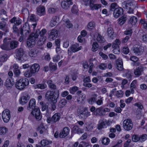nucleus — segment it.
I'll list each match as a JSON object with an SVG mask.
<instances>
[{"mask_svg":"<svg viewBox=\"0 0 147 147\" xmlns=\"http://www.w3.org/2000/svg\"><path fill=\"white\" fill-rule=\"evenodd\" d=\"M3 43L0 46L3 50L10 51L16 48L19 44L17 40H12L10 38H5L3 40Z\"/></svg>","mask_w":147,"mask_h":147,"instance_id":"nucleus-1","label":"nucleus"},{"mask_svg":"<svg viewBox=\"0 0 147 147\" xmlns=\"http://www.w3.org/2000/svg\"><path fill=\"white\" fill-rule=\"evenodd\" d=\"M47 32L46 30L45 29H42L41 31H40L39 29H37L35 33H32L36 39L38 38L40 35V38L37 42L38 45L41 46L44 43L47 38L46 36L45 35Z\"/></svg>","mask_w":147,"mask_h":147,"instance_id":"nucleus-2","label":"nucleus"},{"mask_svg":"<svg viewBox=\"0 0 147 147\" xmlns=\"http://www.w3.org/2000/svg\"><path fill=\"white\" fill-rule=\"evenodd\" d=\"M59 96V90H57L54 91L50 90H48L46 93L45 95V98L48 101L52 102L57 101V99Z\"/></svg>","mask_w":147,"mask_h":147,"instance_id":"nucleus-3","label":"nucleus"},{"mask_svg":"<svg viewBox=\"0 0 147 147\" xmlns=\"http://www.w3.org/2000/svg\"><path fill=\"white\" fill-rule=\"evenodd\" d=\"M133 5L132 3L131 2H124L122 3V6L123 8L119 7L115 3H112L111 5V9H123V8L126 9H131V6Z\"/></svg>","mask_w":147,"mask_h":147,"instance_id":"nucleus-4","label":"nucleus"},{"mask_svg":"<svg viewBox=\"0 0 147 147\" xmlns=\"http://www.w3.org/2000/svg\"><path fill=\"white\" fill-rule=\"evenodd\" d=\"M29 83L27 79L24 78L21 79L16 82L15 85L17 89L22 90L29 84Z\"/></svg>","mask_w":147,"mask_h":147,"instance_id":"nucleus-5","label":"nucleus"},{"mask_svg":"<svg viewBox=\"0 0 147 147\" xmlns=\"http://www.w3.org/2000/svg\"><path fill=\"white\" fill-rule=\"evenodd\" d=\"M110 111V109L108 108H104L101 106L96 108V110L94 112V114L96 115L102 116L105 115L106 112H109Z\"/></svg>","mask_w":147,"mask_h":147,"instance_id":"nucleus-6","label":"nucleus"},{"mask_svg":"<svg viewBox=\"0 0 147 147\" xmlns=\"http://www.w3.org/2000/svg\"><path fill=\"white\" fill-rule=\"evenodd\" d=\"M124 129L126 130H131L133 127V124L131 119H127L125 120L123 123Z\"/></svg>","mask_w":147,"mask_h":147,"instance_id":"nucleus-7","label":"nucleus"},{"mask_svg":"<svg viewBox=\"0 0 147 147\" xmlns=\"http://www.w3.org/2000/svg\"><path fill=\"white\" fill-rule=\"evenodd\" d=\"M2 117L4 123H8L11 118L10 111L8 109H5L4 110L2 113Z\"/></svg>","mask_w":147,"mask_h":147,"instance_id":"nucleus-8","label":"nucleus"},{"mask_svg":"<svg viewBox=\"0 0 147 147\" xmlns=\"http://www.w3.org/2000/svg\"><path fill=\"white\" fill-rule=\"evenodd\" d=\"M81 46L79 47L78 44L76 43L72 45L68 49V53L71 54V53H75L80 50L82 49Z\"/></svg>","mask_w":147,"mask_h":147,"instance_id":"nucleus-9","label":"nucleus"},{"mask_svg":"<svg viewBox=\"0 0 147 147\" xmlns=\"http://www.w3.org/2000/svg\"><path fill=\"white\" fill-rule=\"evenodd\" d=\"M36 39L32 33L29 36L27 40V45L28 47H32L35 44V40Z\"/></svg>","mask_w":147,"mask_h":147,"instance_id":"nucleus-10","label":"nucleus"},{"mask_svg":"<svg viewBox=\"0 0 147 147\" xmlns=\"http://www.w3.org/2000/svg\"><path fill=\"white\" fill-rule=\"evenodd\" d=\"M20 33L22 35L24 33L27 36L28 35L30 32V30L29 25L27 23L25 24L23 27L20 30Z\"/></svg>","mask_w":147,"mask_h":147,"instance_id":"nucleus-11","label":"nucleus"},{"mask_svg":"<svg viewBox=\"0 0 147 147\" xmlns=\"http://www.w3.org/2000/svg\"><path fill=\"white\" fill-rule=\"evenodd\" d=\"M37 121H40L42 118V115L39 109L38 108H35L31 112Z\"/></svg>","mask_w":147,"mask_h":147,"instance_id":"nucleus-12","label":"nucleus"},{"mask_svg":"<svg viewBox=\"0 0 147 147\" xmlns=\"http://www.w3.org/2000/svg\"><path fill=\"white\" fill-rule=\"evenodd\" d=\"M112 122L111 121L106 120H103L100 121L99 124L98 125V129H101L102 128L106 127L108 126H109Z\"/></svg>","mask_w":147,"mask_h":147,"instance_id":"nucleus-13","label":"nucleus"},{"mask_svg":"<svg viewBox=\"0 0 147 147\" xmlns=\"http://www.w3.org/2000/svg\"><path fill=\"white\" fill-rule=\"evenodd\" d=\"M144 70V67L142 65H140L134 69V74L136 77H139L142 75Z\"/></svg>","mask_w":147,"mask_h":147,"instance_id":"nucleus-14","label":"nucleus"},{"mask_svg":"<svg viewBox=\"0 0 147 147\" xmlns=\"http://www.w3.org/2000/svg\"><path fill=\"white\" fill-rule=\"evenodd\" d=\"M16 55L17 59L19 60H22V58L24 54V51L22 48L17 49L15 50Z\"/></svg>","mask_w":147,"mask_h":147,"instance_id":"nucleus-15","label":"nucleus"},{"mask_svg":"<svg viewBox=\"0 0 147 147\" xmlns=\"http://www.w3.org/2000/svg\"><path fill=\"white\" fill-rule=\"evenodd\" d=\"M50 32L49 34V38L51 40H53L57 37L58 36V31L56 29H53Z\"/></svg>","mask_w":147,"mask_h":147,"instance_id":"nucleus-16","label":"nucleus"},{"mask_svg":"<svg viewBox=\"0 0 147 147\" xmlns=\"http://www.w3.org/2000/svg\"><path fill=\"white\" fill-rule=\"evenodd\" d=\"M79 116L82 119H86L90 115V112H88L86 108H84V110L80 112Z\"/></svg>","mask_w":147,"mask_h":147,"instance_id":"nucleus-17","label":"nucleus"},{"mask_svg":"<svg viewBox=\"0 0 147 147\" xmlns=\"http://www.w3.org/2000/svg\"><path fill=\"white\" fill-rule=\"evenodd\" d=\"M69 129L68 127H64L62 131L59 134V136L61 138H64L67 136L69 132Z\"/></svg>","mask_w":147,"mask_h":147,"instance_id":"nucleus-18","label":"nucleus"},{"mask_svg":"<svg viewBox=\"0 0 147 147\" xmlns=\"http://www.w3.org/2000/svg\"><path fill=\"white\" fill-rule=\"evenodd\" d=\"M0 29L3 31L5 33L9 32V29L6 22L4 21L0 22Z\"/></svg>","mask_w":147,"mask_h":147,"instance_id":"nucleus-19","label":"nucleus"},{"mask_svg":"<svg viewBox=\"0 0 147 147\" xmlns=\"http://www.w3.org/2000/svg\"><path fill=\"white\" fill-rule=\"evenodd\" d=\"M29 99V95L28 94H26L20 98V103L22 105H24L27 102L28 100Z\"/></svg>","mask_w":147,"mask_h":147,"instance_id":"nucleus-20","label":"nucleus"},{"mask_svg":"<svg viewBox=\"0 0 147 147\" xmlns=\"http://www.w3.org/2000/svg\"><path fill=\"white\" fill-rule=\"evenodd\" d=\"M144 51V48L142 47H135L133 50L134 53L137 55H140L142 54Z\"/></svg>","mask_w":147,"mask_h":147,"instance_id":"nucleus-21","label":"nucleus"},{"mask_svg":"<svg viewBox=\"0 0 147 147\" xmlns=\"http://www.w3.org/2000/svg\"><path fill=\"white\" fill-rule=\"evenodd\" d=\"M36 106V101L34 99H31L28 103V104L27 107V109L28 110H30L31 109H34Z\"/></svg>","mask_w":147,"mask_h":147,"instance_id":"nucleus-22","label":"nucleus"},{"mask_svg":"<svg viewBox=\"0 0 147 147\" xmlns=\"http://www.w3.org/2000/svg\"><path fill=\"white\" fill-rule=\"evenodd\" d=\"M40 69V66L38 63H34L31 65L30 68V70L34 74L38 72Z\"/></svg>","mask_w":147,"mask_h":147,"instance_id":"nucleus-23","label":"nucleus"},{"mask_svg":"<svg viewBox=\"0 0 147 147\" xmlns=\"http://www.w3.org/2000/svg\"><path fill=\"white\" fill-rule=\"evenodd\" d=\"M60 119V114L59 113H56L52 117L51 121L53 123H55L58 121Z\"/></svg>","mask_w":147,"mask_h":147,"instance_id":"nucleus-24","label":"nucleus"},{"mask_svg":"<svg viewBox=\"0 0 147 147\" xmlns=\"http://www.w3.org/2000/svg\"><path fill=\"white\" fill-rule=\"evenodd\" d=\"M95 0H90V6L92 7V9H98L101 8V5L100 4L93 3L94 2Z\"/></svg>","mask_w":147,"mask_h":147,"instance_id":"nucleus-25","label":"nucleus"},{"mask_svg":"<svg viewBox=\"0 0 147 147\" xmlns=\"http://www.w3.org/2000/svg\"><path fill=\"white\" fill-rule=\"evenodd\" d=\"M47 84H48L49 87L52 90H58L57 89V86L54 84L53 83V81L51 80H49L47 81Z\"/></svg>","mask_w":147,"mask_h":147,"instance_id":"nucleus-26","label":"nucleus"},{"mask_svg":"<svg viewBox=\"0 0 147 147\" xmlns=\"http://www.w3.org/2000/svg\"><path fill=\"white\" fill-rule=\"evenodd\" d=\"M14 84V82L11 78L7 79L5 82V86L7 87H11Z\"/></svg>","mask_w":147,"mask_h":147,"instance_id":"nucleus-27","label":"nucleus"},{"mask_svg":"<svg viewBox=\"0 0 147 147\" xmlns=\"http://www.w3.org/2000/svg\"><path fill=\"white\" fill-rule=\"evenodd\" d=\"M123 10H114L113 14L114 17L117 18L123 14Z\"/></svg>","mask_w":147,"mask_h":147,"instance_id":"nucleus-28","label":"nucleus"},{"mask_svg":"<svg viewBox=\"0 0 147 147\" xmlns=\"http://www.w3.org/2000/svg\"><path fill=\"white\" fill-rule=\"evenodd\" d=\"M73 131L74 133L78 134H81L83 132V130L77 125H75L73 127Z\"/></svg>","mask_w":147,"mask_h":147,"instance_id":"nucleus-29","label":"nucleus"},{"mask_svg":"<svg viewBox=\"0 0 147 147\" xmlns=\"http://www.w3.org/2000/svg\"><path fill=\"white\" fill-rule=\"evenodd\" d=\"M112 47L113 48V52L115 54H118L120 52L119 47L115 44H113Z\"/></svg>","mask_w":147,"mask_h":147,"instance_id":"nucleus-30","label":"nucleus"},{"mask_svg":"<svg viewBox=\"0 0 147 147\" xmlns=\"http://www.w3.org/2000/svg\"><path fill=\"white\" fill-rule=\"evenodd\" d=\"M58 20L57 16H54L53 17L50 24V25L51 27H53L57 24Z\"/></svg>","mask_w":147,"mask_h":147,"instance_id":"nucleus-31","label":"nucleus"},{"mask_svg":"<svg viewBox=\"0 0 147 147\" xmlns=\"http://www.w3.org/2000/svg\"><path fill=\"white\" fill-rule=\"evenodd\" d=\"M96 40L97 42L100 43H103L105 41L104 37L99 34H98L97 36Z\"/></svg>","mask_w":147,"mask_h":147,"instance_id":"nucleus-32","label":"nucleus"},{"mask_svg":"<svg viewBox=\"0 0 147 147\" xmlns=\"http://www.w3.org/2000/svg\"><path fill=\"white\" fill-rule=\"evenodd\" d=\"M45 130V128L42 123L40 124L37 129V130L39 131L40 134H43Z\"/></svg>","mask_w":147,"mask_h":147,"instance_id":"nucleus-33","label":"nucleus"},{"mask_svg":"<svg viewBox=\"0 0 147 147\" xmlns=\"http://www.w3.org/2000/svg\"><path fill=\"white\" fill-rule=\"evenodd\" d=\"M117 68L119 71H121L123 69V63L121 60H119L116 63Z\"/></svg>","mask_w":147,"mask_h":147,"instance_id":"nucleus-34","label":"nucleus"},{"mask_svg":"<svg viewBox=\"0 0 147 147\" xmlns=\"http://www.w3.org/2000/svg\"><path fill=\"white\" fill-rule=\"evenodd\" d=\"M137 18L136 17L133 16L131 17L129 20V23L132 25H135L137 22Z\"/></svg>","mask_w":147,"mask_h":147,"instance_id":"nucleus-35","label":"nucleus"},{"mask_svg":"<svg viewBox=\"0 0 147 147\" xmlns=\"http://www.w3.org/2000/svg\"><path fill=\"white\" fill-rule=\"evenodd\" d=\"M67 103V101L65 99H62L59 101L58 104V107L60 108H63Z\"/></svg>","mask_w":147,"mask_h":147,"instance_id":"nucleus-36","label":"nucleus"},{"mask_svg":"<svg viewBox=\"0 0 147 147\" xmlns=\"http://www.w3.org/2000/svg\"><path fill=\"white\" fill-rule=\"evenodd\" d=\"M49 67L50 70L53 71H56L57 69V65H53V63L51 62L49 63Z\"/></svg>","mask_w":147,"mask_h":147,"instance_id":"nucleus-37","label":"nucleus"},{"mask_svg":"<svg viewBox=\"0 0 147 147\" xmlns=\"http://www.w3.org/2000/svg\"><path fill=\"white\" fill-rule=\"evenodd\" d=\"M124 93V92L121 90H118L116 92L115 95L117 98H121L123 96Z\"/></svg>","mask_w":147,"mask_h":147,"instance_id":"nucleus-38","label":"nucleus"},{"mask_svg":"<svg viewBox=\"0 0 147 147\" xmlns=\"http://www.w3.org/2000/svg\"><path fill=\"white\" fill-rule=\"evenodd\" d=\"M52 142L51 141H48L46 140H43L41 141V144L43 146H45L47 145L51 144Z\"/></svg>","mask_w":147,"mask_h":147,"instance_id":"nucleus-39","label":"nucleus"},{"mask_svg":"<svg viewBox=\"0 0 147 147\" xmlns=\"http://www.w3.org/2000/svg\"><path fill=\"white\" fill-rule=\"evenodd\" d=\"M95 24L94 22L92 21L89 23L87 26L88 29L90 30H92L95 28Z\"/></svg>","mask_w":147,"mask_h":147,"instance_id":"nucleus-40","label":"nucleus"},{"mask_svg":"<svg viewBox=\"0 0 147 147\" xmlns=\"http://www.w3.org/2000/svg\"><path fill=\"white\" fill-rule=\"evenodd\" d=\"M8 59L7 55L4 54L0 57V62H3L6 61Z\"/></svg>","mask_w":147,"mask_h":147,"instance_id":"nucleus-41","label":"nucleus"},{"mask_svg":"<svg viewBox=\"0 0 147 147\" xmlns=\"http://www.w3.org/2000/svg\"><path fill=\"white\" fill-rule=\"evenodd\" d=\"M126 17L124 16H122L119 19V24L120 25H123L125 22L126 20Z\"/></svg>","mask_w":147,"mask_h":147,"instance_id":"nucleus-42","label":"nucleus"},{"mask_svg":"<svg viewBox=\"0 0 147 147\" xmlns=\"http://www.w3.org/2000/svg\"><path fill=\"white\" fill-rule=\"evenodd\" d=\"M139 141L140 142H144L147 139V135L143 134L139 136Z\"/></svg>","mask_w":147,"mask_h":147,"instance_id":"nucleus-43","label":"nucleus"},{"mask_svg":"<svg viewBox=\"0 0 147 147\" xmlns=\"http://www.w3.org/2000/svg\"><path fill=\"white\" fill-rule=\"evenodd\" d=\"M98 45L96 42H94L92 45V50L93 51H96L98 49Z\"/></svg>","mask_w":147,"mask_h":147,"instance_id":"nucleus-44","label":"nucleus"},{"mask_svg":"<svg viewBox=\"0 0 147 147\" xmlns=\"http://www.w3.org/2000/svg\"><path fill=\"white\" fill-rule=\"evenodd\" d=\"M101 141L102 143L105 145H108L110 142V139L108 138H102Z\"/></svg>","mask_w":147,"mask_h":147,"instance_id":"nucleus-45","label":"nucleus"},{"mask_svg":"<svg viewBox=\"0 0 147 147\" xmlns=\"http://www.w3.org/2000/svg\"><path fill=\"white\" fill-rule=\"evenodd\" d=\"M35 87V88L44 89L47 87V86L46 84H38L36 85Z\"/></svg>","mask_w":147,"mask_h":147,"instance_id":"nucleus-46","label":"nucleus"},{"mask_svg":"<svg viewBox=\"0 0 147 147\" xmlns=\"http://www.w3.org/2000/svg\"><path fill=\"white\" fill-rule=\"evenodd\" d=\"M139 135L137 134H134L132 137V140L133 142H136L139 141Z\"/></svg>","mask_w":147,"mask_h":147,"instance_id":"nucleus-47","label":"nucleus"},{"mask_svg":"<svg viewBox=\"0 0 147 147\" xmlns=\"http://www.w3.org/2000/svg\"><path fill=\"white\" fill-rule=\"evenodd\" d=\"M107 32L109 36L111 38L114 33L113 28L111 27L107 29Z\"/></svg>","mask_w":147,"mask_h":147,"instance_id":"nucleus-48","label":"nucleus"},{"mask_svg":"<svg viewBox=\"0 0 147 147\" xmlns=\"http://www.w3.org/2000/svg\"><path fill=\"white\" fill-rule=\"evenodd\" d=\"M33 74H34L31 71L30 69V70H28L26 71L25 72L24 74L25 76L27 78L31 77Z\"/></svg>","mask_w":147,"mask_h":147,"instance_id":"nucleus-49","label":"nucleus"},{"mask_svg":"<svg viewBox=\"0 0 147 147\" xmlns=\"http://www.w3.org/2000/svg\"><path fill=\"white\" fill-rule=\"evenodd\" d=\"M36 12L37 14L40 16L44 15L46 13L45 10H37Z\"/></svg>","mask_w":147,"mask_h":147,"instance_id":"nucleus-50","label":"nucleus"},{"mask_svg":"<svg viewBox=\"0 0 147 147\" xmlns=\"http://www.w3.org/2000/svg\"><path fill=\"white\" fill-rule=\"evenodd\" d=\"M79 88L76 86H74L70 89V93L74 94V93L78 90Z\"/></svg>","mask_w":147,"mask_h":147,"instance_id":"nucleus-51","label":"nucleus"},{"mask_svg":"<svg viewBox=\"0 0 147 147\" xmlns=\"http://www.w3.org/2000/svg\"><path fill=\"white\" fill-rule=\"evenodd\" d=\"M61 5L63 9H67L69 6L67 2L65 1H63L61 2Z\"/></svg>","mask_w":147,"mask_h":147,"instance_id":"nucleus-52","label":"nucleus"},{"mask_svg":"<svg viewBox=\"0 0 147 147\" xmlns=\"http://www.w3.org/2000/svg\"><path fill=\"white\" fill-rule=\"evenodd\" d=\"M29 19L30 20L33 22H36L37 20L36 16L34 14H32L29 16Z\"/></svg>","mask_w":147,"mask_h":147,"instance_id":"nucleus-53","label":"nucleus"},{"mask_svg":"<svg viewBox=\"0 0 147 147\" xmlns=\"http://www.w3.org/2000/svg\"><path fill=\"white\" fill-rule=\"evenodd\" d=\"M122 52L125 54H128L129 52V50L128 47H124L123 48Z\"/></svg>","mask_w":147,"mask_h":147,"instance_id":"nucleus-54","label":"nucleus"},{"mask_svg":"<svg viewBox=\"0 0 147 147\" xmlns=\"http://www.w3.org/2000/svg\"><path fill=\"white\" fill-rule=\"evenodd\" d=\"M107 67V64L105 63H101L98 65L99 68L101 70L105 69Z\"/></svg>","mask_w":147,"mask_h":147,"instance_id":"nucleus-55","label":"nucleus"},{"mask_svg":"<svg viewBox=\"0 0 147 147\" xmlns=\"http://www.w3.org/2000/svg\"><path fill=\"white\" fill-rule=\"evenodd\" d=\"M97 99L94 97H91L89 100V102L91 104H93L94 102L96 103Z\"/></svg>","mask_w":147,"mask_h":147,"instance_id":"nucleus-56","label":"nucleus"},{"mask_svg":"<svg viewBox=\"0 0 147 147\" xmlns=\"http://www.w3.org/2000/svg\"><path fill=\"white\" fill-rule=\"evenodd\" d=\"M60 59V56L59 55H57L54 56L53 58V60L54 62H56L58 61Z\"/></svg>","mask_w":147,"mask_h":147,"instance_id":"nucleus-57","label":"nucleus"},{"mask_svg":"<svg viewBox=\"0 0 147 147\" xmlns=\"http://www.w3.org/2000/svg\"><path fill=\"white\" fill-rule=\"evenodd\" d=\"M103 100L102 98H101L99 99H98V100L96 99V103L98 105H100L103 103Z\"/></svg>","mask_w":147,"mask_h":147,"instance_id":"nucleus-58","label":"nucleus"},{"mask_svg":"<svg viewBox=\"0 0 147 147\" xmlns=\"http://www.w3.org/2000/svg\"><path fill=\"white\" fill-rule=\"evenodd\" d=\"M65 22V26L67 28H69L72 27L73 26L72 24L70 23V22L68 20H66Z\"/></svg>","mask_w":147,"mask_h":147,"instance_id":"nucleus-59","label":"nucleus"},{"mask_svg":"<svg viewBox=\"0 0 147 147\" xmlns=\"http://www.w3.org/2000/svg\"><path fill=\"white\" fill-rule=\"evenodd\" d=\"M13 32L14 33H18L19 35V31L16 25H13Z\"/></svg>","mask_w":147,"mask_h":147,"instance_id":"nucleus-60","label":"nucleus"},{"mask_svg":"<svg viewBox=\"0 0 147 147\" xmlns=\"http://www.w3.org/2000/svg\"><path fill=\"white\" fill-rule=\"evenodd\" d=\"M131 37V35L126 36L125 37L123 38L122 40V42L123 43H125L128 40L129 38Z\"/></svg>","mask_w":147,"mask_h":147,"instance_id":"nucleus-61","label":"nucleus"},{"mask_svg":"<svg viewBox=\"0 0 147 147\" xmlns=\"http://www.w3.org/2000/svg\"><path fill=\"white\" fill-rule=\"evenodd\" d=\"M77 73L74 72L73 73H72V74H71V77L72 78V80L73 81L77 79Z\"/></svg>","mask_w":147,"mask_h":147,"instance_id":"nucleus-62","label":"nucleus"},{"mask_svg":"<svg viewBox=\"0 0 147 147\" xmlns=\"http://www.w3.org/2000/svg\"><path fill=\"white\" fill-rule=\"evenodd\" d=\"M14 75L16 76H18L21 74V71L19 69L16 70H13Z\"/></svg>","mask_w":147,"mask_h":147,"instance_id":"nucleus-63","label":"nucleus"},{"mask_svg":"<svg viewBox=\"0 0 147 147\" xmlns=\"http://www.w3.org/2000/svg\"><path fill=\"white\" fill-rule=\"evenodd\" d=\"M122 110L121 107H116L114 109V111L118 113H121Z\"/></svg>","mask_w":147,"mask_h":147,"instance_id":"nucleus-64","label":"nucleus"}]
</instances>
